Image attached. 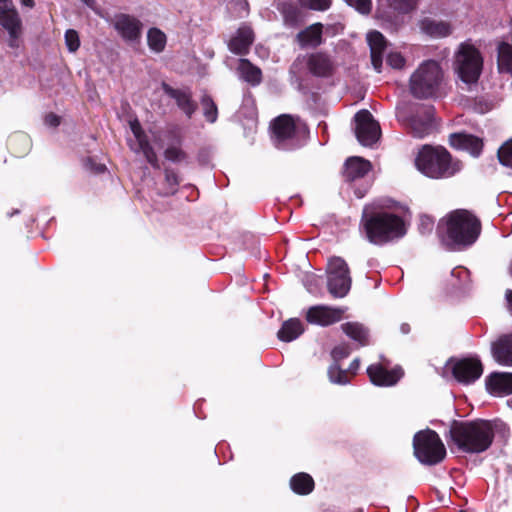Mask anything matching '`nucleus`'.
<instances>
[{"instance_id": "f257e3e1", "label": "nucleus", "mask_w": 512, "mask_h": 512, "mask_svg": "<svg viewBox=\"0 0 512 512\" xmlns=\"http://www.w3.org/2000/svg\"><path fill=\"white\" fill-rule=\"evenodd\" d=\"M482 230L480 219L471 211L457 209L441 219L437 234L450 250H461L474 244Z\"/></svg>"}, {"instance_id": "f03ea898", "label": "nucleus", "mask_w": 512, "mask_h": 512, "mask_svg": "<svg viewBox=\"0 0 512 512\" xmlns=\"http://www.w3.org/2000/svg\"><path fill=\"white\" fill-rule=\"evenodd\" d=\"M495 437L494 427L489 420L469 421L453 420L448 435L449 445H455L459 451L468 454H480L487 451Z\"/></svg>"}, {"instance_id": "7ed1b4c3", "label": "nucleus", "mask_w": 512, "mask_h": 512, "mask_svg": "<svg viewBox=\"0 0 512 512\" xmlns=\"http://www.w3.org/2000/svg\"><path fill=\"white\" fill-rule=\"evenodd\" d=\"M416 168L432 179L454 176L462 169V163L453 160L451 154L442 146L423 145L415 158Z\"/></svg>"}, {"instance_id": "20e7f679", "label": "nucleus", "mask_w": 512, "mask_h": 512, "mask_svg": "<svg viewBox=\"0 0 512 512\" xmlns=\"http://www.w3.org/2000/svg\"><path fill=\"white\" fill-rule=\"evenodd\" d=\"M361 225L368 241L375 245L385 244L405 234L403 219L394 213H364L361 219Z\"/></svg>"}, {"instance_id": "39448f33", "label": "nucleus", "mask_w": 512, "mask_h": 512, "mask_svg": "<svg viewBox=\"0 0 512 512\" xmlns=\"http://www.w3.org/2000/svg\"><path fill=\"white\" fill-rule=\"evenodd\" d=\"M443 81V70L439 62L426 60L422 62L410 77L411 94L418 99L435 97Z\"/></svg>"}, {"instance_id": "423d86ee", "label": "nucleus", "mask_w": 512, "mask_h": 512, "mask_svg": "<svg viewBox=\"0 0 512 512\" xmlns=\"http://www.w3.org/2000/svg\"><path fill=\"white\" fill-rule=\"evenodd\" d=\"M414 455L424 465H437L446 457V448L438 433L432 429L417 432L413 437Z\"/></svg>"}, {"instance_id": "0eeeda50", "label": "nucleus", "mask_w": 512, "mask_h": 512, "mask_svg": "<svg viewBox=\"0 0 512 512\" xmlns=\"http://www.w3.org/2000/svg\"><path fill=\"white\" fill-rule=\"evenodd\" d=\"M456 70L459 78L467 83H477L483 69V57L472 44L463 43L456 54Z\"/></svg>"}, {"instance_id": "6e6552de", "label": "nucleus", "mask_w": 512, "mask_h": 512, "mask_svg": "<svg viewBox=\"0 0 512 512\" xmlns=\"http://www.w3.org/2000/svg\"><path fill=\"white\" fill-rule=\"evenodd\" d=\"M352 279L346 261L341 257L329 260L327 270V289L332 297L343 298L351 289Z\"/></svg>"}, {"instance_id": "1a4fd4ad", "label": "nucleus", "mask_w": 512, "mask_h": 512, "mask_svg": "<svg viewBox=\"0 0 512 512\" xmlns=\"http://www.w3.org/2000/svg\"><path fill=\"white\" fill-rule=\"evenodd\" d=\"M272 138L278 148L286 149L288 141L294 139L299 133H308L306 124L290 114L276 117L271 124Z\"/></svg>"}, {"instance_id": "9d476101", "label": "nucleus", "mask_w": 512, "mask_h": 512, "mask_svg": "<svg viewBox=\"0 0 512 512\" xmlns=\"http://www.w3.org/2000/svg\"><path fill=\"white\" fill-rule=\"evenodd\" d=\"M355 135L357 140L363 146H372L381 135L379 123L373 118V115L366 109L360 110L355 114Z\"/></svg>"}, {"instance_id": "9b49d317", "label": "nucleus", "mask_w": 512, "mask_h": 512, "mask_svg": "<svg viewBox=\"0 0 512 512\" xmlns=\"http://www.w3.org/2000/svg\"><path fill=\"white\" fill-rule=\"evenodd\" d=\"M450 363L453 377L461 384H472L483 374V364L478 357L450 359Z\"/></svg>"}, {"instance_id": "f8f14e48", "label": "nucleus", "mask_w": 512, "mask_h": 512, "mask_svg": "<svg viewBox=\"0 0 512 512\" xmlns=\"http://www.w3.org/2000/svg\"><path fill=\"white\" fill-rule=\"evenodd\" d=\"M434 113L433 106L419 105L411 116L407 118V125L410 127L414 137L423 138L430 133Z\"/></svg>"}, {"instance_id": "ddd939ff", "label": "nucleus", "mask_w": 512, "mask_h": 512, "mask_svg": "<svg viewBox=\"0 0 512 512\" xmlns=\"http://www.w3.org/2000/svg\"><path fill=\"white\" fill-rule=\"evenodd\" d=\"M346 308L316 305L310 307L305 319L310 324L329 326L342 320Z\"/></svg>"}, {"instance_id": "4468645a", "label": "nucleus", "mask_w": 512, "mask_h": 512, "mask_svg": "<svg viewBox=\"0 0 512 512\" xmlns=\"http://www.w3.org/2000/svg\"><path fill=\"white\" fill-rule=\"evenodd\" d=\"M0 26L8 31L10 46H17L15 41L21 33V19L12 0H0Z\"/></svg>"}, {"instance_id": "2eb2a0df", "label": "nucleus", "mask_w": 512, "mask_h": 512, "mask_svg": "<svg viewBox=\"0 0 512 512\" xmlns=\"http://www.w3.org/2000/svg\"><path fill=\"white\" fill-rule=\"evenodd\" d=\"M113 27L125 41L135 42L141 38L143 24L134 16L119 13L114 16Z\"/></svg>"}, {"instance_id": "dca6fc26", "label": "nucleus", "mask_w": 512, "mask_h": 512, "mask_svg": "<svg viewBox=\"0 0 512 512\" xmlns=\"http://www.w3.org/2000/svg\"><path fill=\"white\" fill-rule=\"evenodd\" d=\"M161 88L168 97L175 101L177 107L186 115V117L191 119L198 109V104L193 99L190 89L173 88L166 82H162Z\"/></svg>"}, {"instance_id": "f3484780", "label": "nucleus", "mask_w": 512, "mask_h": 512, "mask_svg": "<svg viewBox=\"0 0 512 512\" xmlns=\"http://www.w3.org/2000/svg\"><path fill=\"white\" fill-rule=\"evenodd\" d=\"M367 374L370 381L376 386H393L401 379L404 373L400 367L389 370L377 363L368 366Z\"/></svg>"}, {"instance_id": "a211bd4d", "label": "nucleus", "mask_w": 512, "mask_h": 512, "mask_svg": "<svg viewBox=\"0 0 512 512\" xmlns=\"http://www.w3.org/2000/svg\"><path fill=\"white\" fill-rule=\"evenodd\" d=\"M306 66L315 77L328 78L334 74L335 64L325 52H314L308 55Z\"/></svg>"}, {"instance_id": "6ab92c4d", "label": "nucleus", "mask_w": 512, "mask_h": 512, "mask_svg": "<svg viewBox=\"0 0 512 512\" xmlns=\"http://www.w3.org/2000/svg\"><path fill=\"white\" fill-rule=\"evenodd\" d=\"M449 144L452 148L468 151L474 157H478L483 149V140L466 132L452 133L449 136Z\"/></svg>"}, {"instance_id": "aec40b11", "label": "nucleus", "mask_w": 512, "mask_h": 512, "mask_svg": "<svg viewBox=\"0 0 512 512\" xmlns=\"http://www.w3.org/2000/svg\"><path fill=\"white\" fill-rule=\"evenodd\" d=\"M367 42L370 47L372 66L377 72H380L383 63V54L387 49L388 42L384 35L377 30H372L367 34Z\"/></svg>"}, {"instance_id": "412c9836", "label": "nucleus", "mask_w": 512, "mask_h": 512, "mask_svg": "<svg viewBox=\"0 0 512 512\" xmlns=\"http://www.w3.org/2000/svg\"><path fill=\"white\" fill-rule=\"evenodd\" d=\"M254 42V32L249 26H241L228 43L229 50L236 55H246Z\"/></svg>"}, {"instance_id": "4be33fe9", "label": "nucleus", "mask_w": 512, "mask_h": 512, "mask_svg": "<svg viewBox=\"0 0 512 512\" xmlns=\"http://www.w3.org/2000/svg\"><path fill=\"white\" fill-rule=\"evenodd\" d=\"M485 385L492 395L512 394V373L493 372L486 378Z\"/></svg>"}, {"instance_id": "5701e85b", "label": "nucleus", "mask_w": 512, "mask_h": 512, "mask_svg": "<svg viewBox=\"0 0 512 512\" xmlns=\"http://www.w3.org/2000/svg\"><path fill=\"white\" fill-rule=\"evenodd\" d=\"M323 28L322 23L316 22L298 32L296 40L300 47H319L323 43Z\"/></svg>"}, {"instance_id": "b1692460", "label": "nucleus", "mask_w": 512, "mask_h": 512, "mask_svg": "<svg viewBox=\"0 0 512 512\" xmlns=\"http://www.w3.org/2000/svg\"><path fill=\"white\" fill-rule=\"evenodd\" d=\"M372 165L368 160L361 157H350L344 165L343 177L345 181L352 182L365 177L371 170Z\"/></svg>"}, {"instance_id": "393cba45", "label": "nucleus", "mask_w": 512, "mask_h": 512, "mask_svg": "<svg viewBox=\"0 0 512 512\" xmlns=\"http://www.w3.org/2000/svg\"><path fill=\"white\" fill-rule=\"evenodd\" d=\"M492 355L497 363L512 366V333L500 336L492 344Z\"/></svg>"}, {"instance_id": "a878e982", "label": "nucleus", "mask_w": 512, "mask_h": 512, "mask_svg": "<svg viewBox=\"0 0 512 512\" xmlns=\"http://www.w3.org/2000/svg\"><path fill=\"white\" fill-rule=\"evenodd\" d=\"M421 32L432 38H444L452 33V26L449 22L435 20L425 17L419 22Z\"/></svg>"}, {"instance_id": "bb28decb", "label": "nucleus", "mask_w": 512, "mask_h": 512, "mask_svg": "<svg viewBox=\"0 0 512 512\" xmlns=\"http://www.w3.org/2000/svg\"><path fill=\"white\" fill-rule=\"evenodd\" d=\"M31 146V139L29 135L24 132H14L7 139V149L9 153L17 158H22L27 155Z\"/></svg>"}, {"instance_id": "cd10ccee", "label": "nucleus", "mask_w": 512, "mask_h": 512, "mask_svg": "<svg viewBox=\"0 0 512 512\" xmlns=\"http://www.w3.org/2000/svg\"><path fill=\"white\" fill-rule=\"evenodd\" d=\"M304 332V326L300 319L290 318L283 322L281 328L277 332L280 341L291 342L297 339Z\"/></svg>"}, {"instance_id": "c85d7f7f", "label": "nucleus", "mask_w": 512, "mask_h": 512, "mask_svg": "<svg viewBox=\"0 0 512 512\" xmlns=\"http://www.w3.org/2000/svg\"><path fill=\"white\" fill-rule=\"evenodd\" d=\"M291 490L297 495H309L315 488L312 476L305 472L294 474L289 481Z\"/></svg>"}, {"instance_id": "c756f323", "label": "nucleus", "mask_w": 512, "mask_h": 512, "mask_svg": "<svg viewBox=\"0 0 512 512\" xmlns=\"http://www.w3.org/2000/svg\"><path fill=\"white\" fill-rule=\"evenodd\" d=\"M341 330L359 346L363 347L369 344V330L362 323L346 322L341 325Z\"/></svg>"}, {"instance_id": "7c9ffc66", "label": "nucleus", "mask_w": 512, "mask_h": 512, "mask_svg": "<svg viewBox=\"0 0 512 512\" xmlns=\"http://www.w3.org/2000/svg\"><path fill=\"white\" fill-rule=\"evenodd\" d=\"M239 72L244 81L252 86L259 85L262 81V71L252 64L248 59L242 58L239 61Z\"/></svg>"}, {"instance_id": "2f4dec72", "label": "nucleus", "mask_w": 512, "mask_h": 512, "mask_svg": "<svg viewBox=\"0 0 512 512\" xmlns=\"http://www.w3.org/2000/svg\"><path fill=\"white\" fill-rule=\"evenodd\" d=\"M497 65L500 73L512 74V45L501 42L497 47Z\"/></svg>"}, {"instance_id": "473e14b6", "label": "nucleus", "mask_w": 512, "mask_h": 512, "mask_svg": "<svg viewBox=\"0 0 512 512\" xmlns=\"http://www.w3.org/2000/svg\"><path fill=\"white\" fill-rule=\"evenodd\" d=\"M167 38L159 28L152 27L147 32L148 47L155 53H161L166 47Z\"/></svg>"}, {"instance_id": "72a5a7b5", "label": "nucleus", "mask_w": 512, "mask_h": 512, "mask_svg": "<svg viewBox=\"0 0 512 512\" xmlns=\"http://www.w3.org/2000/svg\"><path fill=\"white\" fill-rule=\"evenodd\" d=\"M201 105L205 119L209 123H215L218 118V108L212 97L208 94H204L201 97Z\"/></svg>"}, {"instance_id": "f704fd0d", "label": "nucleus", "mask_w": 512, "mask_h": 512, "mask_svg": "<svg viewBox=\"0 0 512 512\" xmlns=\"http://www.w3.org/2000/svg\"><path fill=\"white\" fill-rule=\"evenodd\" d=\"M328 377L332 383L345 385L350 382L351 376L347 370L340 367L339 363H332L328 368Z\"/></svg>"}, {"instance_id": "c9c22d12", "label": "nucleus", "mask_w": 512, "mask_h": 512, "mask_svg": "<svg viewBox=\"0 0 512 512\" xmlns=\"http://www.w3.org/2000/svg\"><path fill=\"white\" fill-rule=\"evenodd\" d=\"M164 157L173 163L187 162L188 160V154L177 146L167 147L164 151Z\"/></svg>"}, {"instance_id": "e433bc0d", "label": "nucleus", "mask_w": 512, "mask_h": 512, "mask_svg": "<svg viewBox=\"0 0 512 512\" xmlns=\"http://www.w3.org/2000/svg\"><path fill=\"white\" fill-rule=\"evenodd\" d=\"M389 6L399 13H409L417 7L418 0H387Z\"/></svg>"}, {"instance_id": "4c0bfd02", "label": "nucleus", "mask_w": 512, "mask_h": 512, "mask_svg": "<svg viewBox=\"0 0 512 512\" xmlns=\"http://www.w3.org/2000/svg\"><path fill=\"white\" fill-rule=\"evenodd\" d=\"M498 159L499 162L506 166L512 168V140L505 142L498 149Z\"/></svg>"}, {"instance_id": "58836bf2", "label": "nucleus", "mask_w": 512, "mask_h": 512, "mask_svg": "<svg viewBox=\"0 0 512 512\" xmlns=\"http://www.w3.org/2000/svg\"><path fill=\"white\" fill-rule=\"evenodd\" d=\"M304 8L315 11H326L332 5V0H298Z\"/></svg>"}, {"instance_id": "ea45409f", "label": "nucleus", "mask_w": 512, "mask_h": 512, "mask_svg": "<svg viewBox=\"0 0 512 512\" xmlns=\"http://www.w3.org/2000/svg\"><path fill=\"white\" fill-rule=\"evenodd\" d=\"M65 44L69 52L75 53L80 47L79 33L74 29L65 32Z\"/></svg>"}, {"instance_id": "a19ab883", "label": "nucleus", "mask_w": 512, "mask_h": 512, "mask_svg": "<svg viewBox=\"0 0 512 512\" xmlns=\"http://www.w3.org/2000/svg\"><path fill=\"white\" fill-rule=\"evenodd\" d=\"M164 175L165 182L169 186V193L175 194L180 184V178L178 174L171 168H165Z\"/></svg>"}, {"instance_id": "79ce46f5", "label": "nucleus", "mask_w": 512, "mask_h": 512, "mask_svg": "<svg viewBox=\"0 0 512 512\" xmlns=\"http://www.w3.org/2000/svg\"><path fill=\"white\" fill-rule=\"evenodd\" d=\"M351 353V349L349 344L341 343L335 346L331 351V357L333 359V363H339L341 360L347 358Z\"/></svg>"}, {"instance_id": "37998d69", "label": "nucleus", "mask_w": 512, "mask_h": 512, "mask_svg": "<svg viewBox=\"0 0 512 512\" xmlns=\"http://www.w3.org/2000/svg\"><path fill=\"white\" fill-rule=\"evenodd\" d=\"M346 3L354 7L361 14H369L372 8L371 0H345Z\"/></svg>"}, {"instance_id": "c03bdc74", "label": "nucleus", "mask_w": 512, "mask_h": 512, "mask_svg": "<svg viewBox=\"0 0 512 512\" xmlns=\"http://www.w3.org/2000/svg\"><path fill=\"white\" fill-rule=\"evenodd\" d=\"M406 60L399 52H391L387 56V64L394 69H401L405 66Z\"/></svg>"}, {"instance_id": "a18cd8bd", "label": "nucleus", "mask_w": 512, "mask_h": 512, "mask_svg": "<svg viewBox=\"0 0 512 512\" xmlns=\"http://www.w3.org/2000/svg\"><path fill=\"white\" fill-rule=\"evenodd\" d=\"M143 155L146 158L147 162L154 169H159L160 168L159 160H158V157H157V154H156L154 148L149 150V151H144Z\"/></svg>"}, {"instance_id": "49530a36", "label": "nucleus", "mask_w": 512, "mask_h": 512, "mask_svg": "<svg viewBox=\"0 0 512 512\" xmlns=\"http://www.w3.org/2000/svg\"><path fill=\"white\" fill-rule=\"evenodd\" d=\"M44 123L49 127H58L61 123V117L53 112H50L45 115Z\"/></svg>"}, {"instance_id": "de8ad7c7", "label": "nucleus", "mask_w": 512, "mask_h": 512, "mask_svg": "<svg viewBox=\"0 0 512 512\" xmlns=\"http://www.w3.org/2000/svg\"><path fill=\"white\" fill-rule=\"evenodd\" d=\"M284 17L287 22L296 23L299 18V11L297 8L290 7L285 10Z\"/></svg>"}, {"instance_id": "09e8293b", "label": "nucleus", "mask_w": 512, "mask_h": 512, "mask_svg": "<svg viewBox=\"0 0 512 512\" xmlns=\"http://www.w3.org/2000/svg\"><path fill=\"white\" fill-rule=\"evenodd\" d=\"M131 131L135 138H140V135L145 133L137 120L131 123Z\"/></svg>"}, {"instance_id": "8fccbe9b", "label": "nucleus", "mask_w": 512, "mask_h": 512, "mask_svg": "<svg viewBox=\"0 0 512 512\" xmlns=\"http://www.w3.org/2000/svg\"><path fill=\"white\" fill-rule=\"evenodd\" d=\"M359 366H360V361L359 359H354L350 365H349V368H348V374L351 375V376H354L357 372V370L359 369Z\"/></svg>"}, {"instance_id": "3c124183", "label": "nucleus", "mask_w": 512, "mask_h": 512, "mask_svg": "<svg viewBox=\"0 0 512 512\" xmlns=\"http://www.w3.org/2000/svg\"><path fill=\"white\" fill-rule=\"evenodd\" d=\"M421 226L428 230H431L432 226H433V222L429 217H423V218H421Z\"/></svg>"}, {"instance_id": "603ef678", "label": "nucleus", "mask_w": 512, "mask_h": 512, "mask_svg": "<svg viewBox=\"0 0 512 512\" xmlns=\"http://www.w3.org/2000/svg\"><path fill=\"white\" fill-rule=\"evenodd\" d=\"M136 140L138 142L139 147H141L142 145L149 142V139H148V136L146 135V133L140 135V138H136Z\"/></svg>"}, {"instance_id": "864d4df0", "label": "nucleus", "mask_w": 512, "mask_h": 512, "mask_svg": "<svg viewBox=\"0 0 512 512\" xmlns=\"http://www.w3.org/2000/svg\"><path fill=\"white\" fill-rule=\"evenodd\" d=\"M506 299H507V302H508L509 311L512 314V290H507L506 291Z\"/></svg>"}, {"instance_id": "5fc2aeb1", "label": "nucleus", "mask_w": 512, "mask_h": 512, "mask_svg": "<svg viewBox=\"0 0 512 512\" xmlns=\"http://www.w3.org/2000/svg\"><path fill=\"white\" fill-rule=\"evenodd\" d=\"M21 4L23 6L33 8L35 6V1L34 0H21Z\"/></svg>"}, {"instance_id": "6e6d98bb", "label": "nucleus", "mask_w": 512, "mask_h": 512, "mask_svg": "<svg viewBox=\"0 0 512 512\" xmlns=\"http://www.w3.org/2000/svg\"><path fill=\"white\" fill-rule=\"evenodd\" d=\"M140 150L142 151V153H144V151H149L151 149H153L152 145L150 144V142L142 145L141 147H139Z\"/></svg>"}, {"instance_id": "4d7b16f0", "label": "nucleus", "mask_w": 512, "mask_h": 512, "mask_svg": "<svg viewBox=\"0 0 512 512\" xmlns=\"http://www.w3.org/2000/svg\"><path fill=\"white\" fill-rule=\"evenodd\" d=\"M401 332L404 333V334H407L410 332V325L407 324V323H403L401 325Z\"/></svg>"}, {"instance_id": "13d9d810", "label": "nucleus", "mask_w": 512, "mask_h": 512, "mask_svg": "<svg viewBox=\"0 0 512 512\" xmlns=\"http://www.w3.org/2000/svg\"><path fill=\"white\" fill-rule=\"evenodd\" d=\"M81 1L90 8H94V6L96 4L95 0H81Z\"/></svg>"}, {"instance_id": "bf43d9fd", "label": "nucleus", "mask_w": 512, "mask_h": 512, "mask_svg": "<svg viewBox=\"0 0 512 512\" xmlns=\"http://www.w3.org/2000/svg\"><path fill=\"white\" fill-rule=\"evenodd\" d=\"M105 170V166L104 165H100L98 168H97V171L98 172H103Z\"/></svg>"}]
</instances>
